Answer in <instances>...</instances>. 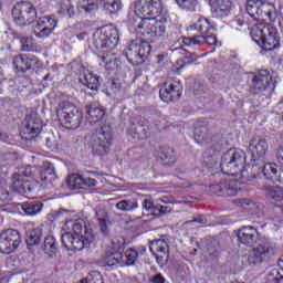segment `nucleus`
<instances>
[{"mask_svg": "<svg viewBox=\"0 0 283 283\" xmlns=\"http://www.w3.org/2000/svg\"><path fill=\"white\" fill-rule=\"evenodd\" d=\"M138 2L130 19L137 35L153 40L165 38L169 15L164 11L163 0H138Z\"/></svg>", "mask_w": 283, "mask_h": 283, "instance_id": "nucleus-1", "label": "nucleus"}, {"mask_svg": "<svg viewBox=\"0 0 283 283\" xmlns=\"http://www.w3.org/2000/svg\"><path fill=\"white\" fill-rule=\"evenodd\" d=\"M119 44V30L113 25L107 24L93 34V45L102 55V64L107 72H113L118 69L115 59V48Z\"/></svg>", "mask_w": 283, "mask_h": 283, "instance_id": "nucleus-2", "label": "nucleus"}, {"mask_svg": "<svg viewBox=\"0 0 283 283\" xmlns=\"http://www.w3.org/2000/svg\"><path fill=\"white\" fill-rule=\"evenodd\" d=\"M248 156L240 148H230L228 151H224L221 157V172L224 176L237 177L245 179L248 182H251L262 176V169L258 164H252L249 170H245V161Z\"/></svg>", "mask_w": 283, "mask_h": 283, "instance_id": "nucleus-3", "label": "nucleus"}, {"mask_svg": "<svg viewBox=\"0 0 283 283\" xmlns=\"http://www.w3.org/2000/svg\"><path fill=\"white\" fill-rule=\"evenodd\" d=\"M250 35L255 44L265 52H273L282 46L279 29L271 23L254 25Z\"/></svg>", "mask_w": 283, "mask_h": 283, "instance_id": "nucleus-4", "label": "nucleus"}, {"mask_svg": "<svg viewBox=\"0 0 283 283\" xmlns=\"http://www.w3.org/2000/svg\"><path fill=\"white\" fill-rule=\"evenodd\" d=\"M277 76H273L268 70L248 73V87L253 95L269 93L272 95L277 87Z\"/></svg>", "mask_w": 283, "mask_h": 283, "instance_id": "nucleus-5", "label": "nucleus"}, {"mask_svg": "<svg viewBox=\"0 0 283 283\" xmlns=\"http://www.w3.org/2000/svg\"><path fill=\"white\" fill-rule=\"evenodd\" d=\"M56 116L65 129H77L83 122V113L69 101H63L57 105Z\"/></svg>", "mask_w": 283, "mask_h": 283, "instance_id": "nucleus-6", "label": "nucleus"}, {"mask_svg": "<svg viewBox=\"0 0 283 283\" xmlns=\"http://www.w3.org/2000/svg\"><path fill=\"white\" fill-rule=\"evenodd\" d=\"M151 53V45L145 40H133L123 52L128 63L133 66L143 65Z\"/></svg>", "mask_w": 283, "mask_h": 283, "instance_id": "nucleus-7", "label": "nucleus"}, {"mask_svg": "<svg viewBox=\"0 0 283 283\" xmlns=\"http://www.w3.org/2000/svg\"><path fill=\"white\" fill-rule=\"evenodd\" d=\"M13 23L20 27L31 25L38 19V12L31 2H17L11 10Z\"/></svg>", "mask_w": 283, "mask_h": 283, "instance_id": "nucleus-8", "label": "nucleus"}, {"mask_svg": "<svg viewBox=\"0 0 283 283\" xmlns=\"http://www.w3.org/2000/svg\"><path fill=\"white\" fill-rule=\"evenodd\" d=\"M113 146V135L109 126H102L92 136V151L94 156H106Z\"/></svg>", "mask_w": 283, "mask_h": 283, "instance_id": "nucleus-9", "label": "nucleus"}, {"mask_svg": "<svg viewBox=\"0 0 283 283\" xmlns=\"http://www.w3.org/2000/svg\"><path fill=\"white\" fill-rule=\"evenodd\" d=\"M95 237L92 230H85V234L77 237L71 232L62 234L61 242L66 251H83L84 248H90Z\"/></svg>", "mask_w": 283, "mask_h": 283, "instance_id": "nucleus-10", "label": "nucleus"}, {"mask_svg": "<svg viewBox=\"0 0 283 283\" xmlns=\"http://www.w3.org/2000/svg\"><path fill=\"white\" fill-rule=\"evenodd\" d=\"M245 10L251 19L259 22L272 18L274 6L262 0H248Z\"/></svg>", "mask_w": 283, "mask_h": 283, "instance_id": "nucleus-11", "label": "nucleus"}, {"mask_svg": "<svg viewBox=\"0 0 283 283\" xmlns=\"http://www.w3.org/2000/svg\"><path fill=\"white\" fill-rule=\"evenodd\" d=\"M22 243L19 230L8 229L0 234V252L4 254L14 253Z\"/></svg>", "mask_w": 283, "mask_h": 283, "instance_id": "nucleus-12", "label": "nucleus"}, {"mask_svg": "<svg viewBox=\"0 0 283 283\" xmlns=\"http://www.w3.org/2000/svg\"><path fill=\"white\" fill-rule=\"evenodd\" d=\"M34 176V168L27 166L19 174L12 175V189L20 195H28L31 192L28 178Z\"/></svg>", "mask_w": 283, "mask_h": 283, "instance_id": "nucleus-13", "label": "nucleus"}, {"mask_svg": "<svg viewBox=\"0 0 283 283\" xmlns=\"http://www.w3.org/2000/svg\"><path fill=\"white\" fill-rule=\"evenodd\" d=\"M182 95V85L180 81L166 82L160 87L159 96L164 103L170 104L180 99Z\"/></svg>", "mask_w": 283, "mask_h": 283, "instance_id": "nucleus-14", "label": "nucleus"}, {"mask_svg": "<svg viewBox=\"0 0 283 283\" xmlns=\"http://www.w3.org/2000/svg\"><path fill=\"white\" fill-rule=\"evenodd\" d=\"M275 253V249L272 243H261L259 247L252 249L251 254L248 256V263L250 266H256L262 264L263 261L271 259Z\"/></svg>", "mask_w": 283, "mask_h": 283, "instance_id": "nucleus-15", "label": "nucleus"}, {"mask_svg": "<svg viewBox=\"0 0 283 283\" xmlns=\"http://www.w3.org/2000/svg\"><path fill=\"white\" fill-rule=\"evenodd\" d=\"M237 239L240 245L255 247L259 240V230L252 226H243L237 231Z\"/></svg>", "mask_w": 283, "mask_h": 283, "instance_id": "nucleus-16", "label": "nucleus"}, {"mask_svg": "<svg viewBox=\"0 0 283 283\" xmlns=\"http://www.w3.org/2000/svg\"><path fill=\"white\" fill-rule=\"evenodd\" d=\"M268 149V140L262 138L251 139L250 145L248 146V150L251 153L253 163H263L265 160Z\"/></svg>", "mask_w": 283, "mask_h": 283, "instance_id": "nucleus-17", "label": "nucleus"}, {"mask_svg": "<svg viewBox=\"0 0 283 283\" xmlns=\"http://www.w3.org/2000/svg\"><path fill=\"white\" fill-rule=\"evenodd\" d=\"M149 252L153 253L157 264H159L160 266L167 263L169 258V248L165 239H156L151 243H149Z\"/></svg>", "mask_w": 283, "mask_h": 283, "instance_id": "nucleus-18", "label": "nucleus"}, {"mask_svg": "<svg viewBox=\"0 0 283 283\" xmlns=\"http://www.w3.org/2000/svg\"><path fill=\"white\" fill-rule=\"evenodd\" d=\"M237 180H221L220 184H212L209 186L212 195H223L228 197H235L238 195Z\"/></svg>", "mask_w": 283, "mask_h": 283, "instance_id": "nucleus-19", "label": "nucleus"}, {"mask_svg": "<svg viewBox=\"0 0 283 283\" xmlns=\"http://www.w3.org/2000/svg\"><path fill=\"white\" fill-rule=\"evenodd\" d=\"M182 43L185 46L197 49L200 45H217L218 44V36L216 35H193L184 38Z\"/></svg>", "mask_w": 283, "mask_h": 283, "instance_id": "nucleus-20", "label": "nucleus"}, {"mask_svg": "<svg viewBox=\"0 0 283 283\" xmlns=\"http://www.w3.org/2000/svg\"><path fill=\"white\" fill-rule=\"evenodd\" d=\"M233 2L230 0H213L210 3L212 18L214 19H226L229 17L230 11H232Z\"/></svg>", "mask_w": 283, "mask_h": 283, "instance_id": "nucleus-21", "label": "nucleus"}, {"mask_svg": "<svg viewBox=\"0 0 283 283\" xmlns=\"http://www.w3.org/2000/svg\"><path fill=\"white\" fill-rule=\"evenodd\" d=\"M55 27H57V21L53 18L48 15L41 17L35 27L39 30V32H35V36L39 39L48 38L54 31Z\"/></svg>", "mask_w": 283, "mask_h": 283, "instance_id": "nucleus-22", "label": "nucleus"}, {"mask_svg": "<svg viewBox=\"0 0 283 283\" xmlns=\"http://www.w3.org/2000/svg\"><path fill=\"white\" fill-rule=\"evenodd\" d=\"M33 63H36V56L34 54H18L12 60L13 67L20 73L30 71Z\"/></svg>", "mask_w": 283, "mask_h": 283, "instance_id": "nucleus-23", "label": "nucleus"}, {"mask_svg": "<svg viewBox=\"0 0 283 283\" xmlns=\"http://www.w3.org/2000/svg\"><path fill=\"white\" fill-rule=\"evenodd\" d=\"M262 175L270 182L283 184V171L279 170L277 164L269 163L263 165Z\"/></svg>", "mask_w": 283, "mask_h": 283, "instance_id": "nucleus-24", "label": "nucleus"}, {"mask_svg": "<svg viewBox=\"0 0 283 283\" xmlns=\"http://www.w3.org/2000/svg\"><path fill=\"white\" fill-rule=\"evenodd\" d=\"M263 190L266 192L268 198L271 200V203H274V207H283V190L279 186H265Z\"/></svg>", "mask_w": 283, "mask_h": 283, "instance_id": "nucleus-25", "label": "nucleus"}, {"mask_svg": "<svg viewBox=\"0 0 283 283\" xmlns=\"http://www.w3.org/2000/svg\"><path fill=\"white\" fill-rule=\"evenodd\" d=\"M128 135L132 136L134 140H145L146 138L150 137L151 132L149 126L133 124L128 129Z\"/></svg>", "mask_w": 283, "mask_h": 283, "instance_id": "nucleus-26", "label": "nucleus"}, {"mask_svg": "<svg viewBox=\"0 0 283 283\" xmlns=\"http://www.w3.org/2000/svg\"><path fill=\"white\" fill-rule=\"evenodd\" d=\"M191 29L200 32L201 34L207 35L210 32L216 31V25L212 22H210L209 19L200 17L197 22H193Z\"/></svg>", "mask_w": 283, "mask_h": 283, "instance_id": "nucleus-27", "label": "nucleus"}, {"mask_svg": "<svg viewBox=\"0 0 283 283\" xmlns=\"http://www.w3.org/2000/svg\"><path fill=\"white\" fill-rule=\"evenodd\" d=\"M159 158L164 163V165L168 167L174 166L177 161L175 150L168 146H160Z\"/></svg>", "mask_w": 283, "mask_h": 283, "instance_id": "nucleus-28", "label": "nucleus"}, {"mask_svg": "<svg viewBox=\"0 0 283 283\" xmlns=\"http://www.w3.org/2000/svg\"><path fill=\"white\" fill-rule=\"evenodd\" d=\"M60 244L53 235H48L44 239L42 250L49 258H54L59 253Z\"/></svg>", "mask_w": 283, "mask_h": 283, "instance_id": "nucleus-29", "label": "nucleus"}, {"mask_svg": "<svg viewBox=\"0 0 283 283\" xmlns=\"http://www.w3.org/2000/svg\"><path fill=\"white\" fill-rule=\"evenodd\" d=\"M105 109L98 106H88L87 108V120L91 124H96L103 122L105 117Z\"/></svg>", "mask_w": 283, "mask_h": 283, "instance_id": "nucleus-30", "label": "nucleus"}, {"mask_svg": "<svg viewBox=\"0 0 283 283\" xmlns=\"http://www.w3.org/2000/svg\"><path fill=\"white\" fill-rule=\"evenodd\" d=\"M81 84L87 86V90L92 92H98L99 88V77L93 73H86L82 80Z\"/></svg>", "mask_w": 283, "mask_h": 283, "instance_id": "nucleus-31", "label": "nucleus"}, {"mask_svg": "<svg viewBox=\"0 0 283 283\" xmlns=\"http://www.w3.org/2000/svg\"><path fill=\"white\" fill-rule=\"evenodd\" d=\"M41 125L35 119H30L22 128V134L30 136V138H34L41 133Z\"/></svg>", "mask_w": 283, "mask_h": 283, "instance_id": "nucleus-32", "label": "nucleus"}, {"mask_svg": "<svg viewBox=\"0 0 283 283\" xmlns=\"http://www.w3.org/2000/svg\"><path fill=\"white\" fill-rule=\"evenodd\" d=\"M103 10L109 14H116L122 10V0H103Z\"/></svg>", "mask_w": 283, "mask_h": 283, "instance_id": "nucleus-33", "label": "nucleus"}, {"mask_svg": "<svg viewBox=\"0 0 283 283\" xmlns=\"http://www.w3.org/2000/svg\"><path fill=\"white\" fill-rule=\"evenodd\" d=\"M44 205L39 201H29L22 205V210L28 216H34L43 210Z\"/></svg>", "mask_w": 283, "mask_h": 283, "instance_id": "nucleus-34", "label": "nucleus"}, {"mask_svg": "<svg viewBox=\"0 0 283 283\" xmlns=\"http://www.w3.org/2000/svg\"><path fill=\"white\" fill-rule=\"evenodd\" d=\"M138 259V252L136 249H126L123 254V266H134Z\"/></svg>", "mask_w": 283, "mask_h": 283, "instance_id": "nucleus-35", "label": "nucleus"}, {"mask_svg": "<svg viewBox=\"0 0 283 283\" xmlns=\"http://www.w3.org/2000/svg\"><path fill=\"white\" fill-rule=\"evenodd\" d=\"M104 263L107 266H120L123 268V253L119 251H115L108 255H106V258H104Z\"/></svg>", "mask_w": 283, "mask_h": 283, "instance_id": "nucleus-36", "label": "nucleus"}, {"mask_svg": "<svg viewBox=\"0 0 283 283\" xmlns=\"http://www.w3.org/2000/svg\"><path fill=\"white\" fill-rule=\"evenodd\" d=\"M202 161L208 169H212L214 165L218 164V158H216V149L208 148L202 153Z\"/></svg>", "mask_w": 283, "mask_h": 283, "instance_id": "nucleus-37", "label": "nucleus"}, {"mask_svg": "<svg viewBox=\"0 0 283 283\" xmlns=\"http://www.w3.org/2000/svg\"><path fill=\"white\" fill-rule=\"evenodd\" d=\"M137 208L138 203L136 200L124 199L116 203V209L122 212H133Z\"/></svg>", "mask_w": 283, "mask_h": 283, "instance_id": "nucleus-38", "label": "nucleus"}, {"mask_svg": "<svg viewBox=\"0 0 283 283\" xmlns=\"http://www.w3.org/2000/svg\"><path fill=\"white\" fill-rule=\"evenodd\" d=\"M66 184H69L70 189L80 190L83 189L84 178L78 175H71L66 177Z\"/></svg>", "mask_w": 283, "mask_h": 283, "instance_id": "nucleus-39", "label": "nucleus"}, {"mask_svg": "<svg viewBox=\"0 0 283 283\" xmlns=\"http://www.w3.org/2000/svg\"><path fill=\"white\" fill-rule=\"evenodd\" d=\"M65 226L72 227V231H73L72 234L75 237H83L85 235V231H90L87 227L83 228V224L81 222L73 221V220L66 221Z\"/></svg>", "mask_w": 283, "mask_h": 283, "instance_id": "nucleus-40", "label": "nucleus"}, {"mask_svg": "<svg viewBox=\"0 0 283 283\" xmlns=\"http://www.w3.org/2000/svg\"><path fill=\"white\" fill-rule=\"evenodd\" d=\"M40 241H41V233L39 230H31L27 233L25 243L28 248L39 245Z\"/></svg>", "mask_w": 283, "mask_h": 283, "instance_id": "nucleus-41", "label": "nucleus"}, {"mask_svg": "<svg viewBox=\"0 0 283 283\" xmlns=\"http://www.w3.org/2000/svg\"><path fill=\"white\" fill-rule=\"evenodd\" d=\"M179 8L188 11L196 12L198 0H175Z\"/></svg>", "mask_w": 283, "mask_h": 283, "instance_id": "nucleus-42", "label": "nucleus"}, {"mask_svg": "<svg viewBox=\"0 0 283 283\" xmlns=\"http://www.w3.org/2000/svg\"><path fill=\"white\" fill-rule=\"evenodd\" d=\"M85 283H104L103 274L98 271H93L87 274L86 279H84Z\"/></svg>", "mask_w": 283, "mask_h": 283, "instance_id": "nucleus-43", "label": "nucleus"}, {"mask_svg": "<svg viewBox=\"0 0 283 283\" xmlns=\"http://www.w3.org/2000/svg\"><path fill=\"white\" fill-rule=\"evenodd\" d=\"M96 220H98V227H99L101 233L103 235L107 237L108 233H109L108 226H107V219L102 218V217H97Z\"/></svg>", "mask_w": 283, "mask_h": 283, "instance_id": "nucleus-44", "label": "nucleus"}, {"mask_svg": "<svg viewBox=\"0 0 283 283\" xmlns=\"http://www.w3.org/2000/svg\"><path fill=\"white\" fill-rule=\"evenodd\" d=\"M142 207L148 211V212H153L156 213L157 209H159V206H155L153 200L150 199H145L144 202L142 203Z\"/></svg>", "mask_w": 283, "mask_h": 283, "instance_id": "nucleus-45", "label": "nucleus"}, {"mask_svg": "<svg viewBox=\"0 0 283 283\" xmlns=\"http://www.w3.org/2000/svg\"><path fill=\"white\" fill-rule=\"evenodd\" d=\"M50 177H54V170L53 169H44L40 170V180L41 182H48L50 181Z\"/></svg>", "mask_w": 283, "mask_h": 283, "instance_id": "nucleus-46", "label": "nucleus"}, {"mask_svg": "<svg viewBox=\"0 0 283 283\" xmlns=\"http://www.w3.org/2000/svg\"><path fill=\"white\" fill-rule=\"evenodd\" d=\"M85 12L91 13L94 12L98 9V6L96 2H87L86 4H83V7H81Z\"/></svg>", "mask_w": 283, "mask_h": 283, "instance_id": "nucleus-47", "label": "nucleus"}, {"mask_svg": "<svg viewBox=\"0 0 283 283\" xmlns=\"http://www.w3.org/2000/svg\"><path fill=\"white\" fill-rule=\"evenodd\" d=\"M193 140H195V143H198L199 145H205L207 143V138H206L205 134L200 135L198 133H195Z\"/></svg>", "mask_w": 283, "mask_h": 283, "instance_id": "nucleus-48", "label": "nucleus"}, {"mask_svg": "<svg viewBox=\"0 0 283 283\" xmlns=\"http://www.w3.org/2000/svg\"><path fill=\"white\" fill-rule=\"evenodd\" d=\"M149 283H166V279L161 274H155L149 279Z\"/></svg>", "mask_w": 283, "mask_h": 283, "instance_id": "nucleus-49", "label": "nucleus"}, {"mask_svg": "<svg viewBox=\"0 0 283 283\" xmlns=\"http://www.w3.org/2000/svg\"><path fill=\"white\" fill-rule=\"evenodd\" d=\"M84 186L92 188L97 186V180L91 177L84 178Z\"/></svg>", "mask_w": 283, "mask_h": 283, "instance_id": "nucleus-50", "label": "nucleus"}, {"mask_svg": "<svg viewBox=\"0 0 283 283\" xmlns=\"http://www.w3.org/2000/svg\"><path fill=\"white\" fill-rule=\"evenodd\" d=\"M157 207H159V209H157L156 211L159 212V214L170 213L172 210L170 207L167 206L157 205Z\"/></svg>", "mask_w": 283, "mask_h": 283, "instance_id": "nucleus-51", "label": "nucleus"}, {"mask_svg": "<svg viewBox=\"0 0 283 283\" xmlns=\"http://www.w3.org/2000/svg\"><path fill=\"white\" fill-rule=\"evenodd\" d=\"M193 222H197L199 224H206L207 223V217L206 216H199L193 219Z\"/></svg>", "mask_w": 283, "mask_h": 283, "instance_id": "nucleus-52", "label": "nucleus"}, {"mask_svg": "<svg viewBox=\"0 0 283 283\" xmlns=\"http://www.w3.org/2000/svg\"><path fill=\"white\" fill-rule=\"evenodd\" d=\"M195 61H197L196 57H192L191 60H190L188 56H185V57H184V63H185V64H191V63H193Z\"/></svg>", "mask_w": 283, "mask_h": 283, "instance_id": "nucleus-53", "label": "nucleus"}, {"mask_svg": "<svg viewBox=\"0 0 283 283\" xmlns=\"http://www.w3.org/2000/svg\"><path fill=\"white\" fill-rule=\"evenodd\" d=\"M66 12H69L70 18L74 14V6L70 4L69 8H66Z\"/></svg>", "mask_w": 283, "mask_h": 283, "instance_id": "nucleus-54", "label": "nucleus"}, {"mask_svg": "<svg viewBox=\"0 0 283 283\" xmlns=\"http://www.w3.org/2000/svg\"><path fill=\"white\" fill-rule=\"evenodd\" d=\"M43 81H44V82H46V81L52 82V81H53V77L51 76L50 73H48V74L45 75V77L43 78Z\"/></svg>", "mask_w": 283, "mask_h": 283, "instance_id": "nucleus-55", "label": "nucleus"}, {"mask_svg": "<svg viewBox=\"0 0 283 283\" xmlns=\"http://www.w3.org/2000/svg\"><path fill=\"white\" fill-rule=\"evenodd\" d=\"M46 147L53 149V145L51 144V139H46Z\"/></svg>", "mask_w": 283, "mask_h": 283, "instance_id": "nucleus-56", "label": "nucleus"}, {"mask_svg": "<svg viewBox=\"0 0 283 283\" xmlns=\"http://www.w3.org/2000/svg\"><path fill=\"white\" fill-rule=\"evenodd\" d=\"M157 59L159 60V62H161L163 60H165V54L157 55Z\"/></svg>", "mask_w": 283, "mask_h": 283, "instance_id": "nucleus-57", "label": "nucleus"}, {"mask_svg": "<svg viewBox=\"0 0 283 283\" xmlns=\"http://www.w3.org/2000/svg\"><path fill=\"white\" fill-rule=\"evenodd\" d=\"M86 34L85 33H81L80 35H77V38L81 40V39H84Z\"/></svg>", "mask_w": 283, "mask_h": 283, "instance_id": "nucleus-58", "label": "nucleus"}, {"mask_svg": "<svg viewBox=\"0 0 283 283\" xmlns=\"http://www.w3.org/2000/svg\"><path fill=\"white\" fill-rule=\"evenodd\" d=\"M91 0H83L84 3H90Z\"/></svg>", "mask_w": 283, "mask_h": 283, "instance_id": "nucleus-59", "label": "nucleus"}, {"mask_svg": "<svg viewBox=\"0 0 283 283\" xmlns=\"http://www.w3.org/2000/svg\"><path fill=\"white\" fill-rule=\"evenodd\" d=\"M161 202H164V203H168V201H167V200H165V199H161Z\"/></svg>", "mask_w": 283, "mask_h": 283, "instance_id": "nucleus-60", "label": "nucleus"}, {"mask_svg": "<svg viewBox=\"0 0 283 283\" xmlns=\"http://www.w3.org/2000/svg\"><path fill=\"white\" fill-rule=\"evenodd\" d=\"M239 25H240V27L244 25V22H239Z\"/></svg>", "mask_w": 283, "mask_h": 283, "instance_id": "nucleus-61", "label": "nucleus"}, {"mask_svg": "<svg viewBox=\"0 0 283 283\" xmlns=\"http://www.w3.org/2000/svg\"><path fill=\"white\" fill-rule=\"evenodd\" d=\"M4 195L9 196V192L7 190H4Z\"/></svg>", "mask_w": 283, "mask_h": 283, "instance_id": "nucleus-62", "label": "nucleus"}, {"mask_svg": "<svg viewBox=\"0 0 283 283\" xmlns=\"http://www.w3.org/2000/svg\"><path fill=\"white\" fill-rule=\"evenodd\" d=\"M78 283H85V280L80 281Z\"/></svg>", "mask_w": 283, "mask_h": 283, "instance_id": "nucleus-63", "label": "nucleus"}, {"mask_svg": "<svg viewBox=\"0 0 283 283\" xmlns=\"http://www.w3.org/2000/svg\"><path fill=\"white\" fill-rule=\"evenodd\" d=\"M235 283H238V282H235Z\"/></svg>", "mask_w": 283, "mask_h": 283, "instance_id": "nucleus-64", "label": "nucleus"}]
</instances>
